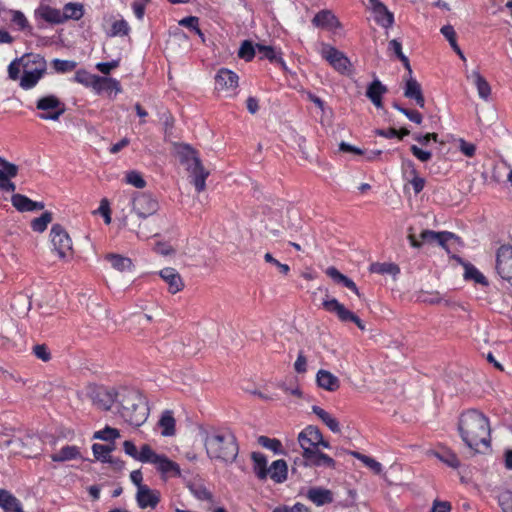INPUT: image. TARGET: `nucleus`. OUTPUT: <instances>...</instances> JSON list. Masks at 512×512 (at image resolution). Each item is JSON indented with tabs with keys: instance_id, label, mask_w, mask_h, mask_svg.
I'll return each mask as SVG.
<instances>
[{
	"instance_id": "8",
	"label": "nucleus",
	"mask_w": 512,
	"mask_h": 512,
	"mask_svg": "<svg viewBox=\"0 0 512 512\" xmlns=\"http://www.w3.org/2000/svg\"><path fill=\"white\" fill-rule=\"evenodd\" d=\"M322 306L327 312L335 314L340 321L353 322L362 331L366 329L363 321L356 314L341 304L337 299L327 297L323 300Z\"/></svg>"
},
{
	"instance_id": "56",
	"label": "nucleus",
	"mask_w": 512,
	"mask_h": 512,
	"mask_svg": "<svg viewBox=\"0 0 512 512\" xmlns=\"http://www.w3.org/2000/svg\"><path fill=\"white\" fill-rule=\"evenodd\" d=\"M23 74V67H22V62H21V57L20 58H17L15 59L14 61H12L9 66H8V75H9V78L16 81V80H19L20 81V78L22 75L20 74Z\"/></svg>"
},
{
	"instance_id": "64",
	"label": "nucleus",
	"mask_w": 512,
	"mask_h": 512,
	"mask_svg": "<svg viewBox=\"0 0 512 512\" xmlns=\"http://www.w3.org/2000/svg\"><path fill=\"white\" fill-rule=\"evenodd\" d=\"M459 149L467 157H473L476 152V146L463 139L459 141Z\"/></svg>"
},
{
	"instance_id": "11",
	"label": "nucleus",
	"mask_w": 512,
	"mask_h": 512,
	"mask_svg": "<svg viewBox=\"0 0 512 512\" xmlns=\"http://www.w3.org/2000/svg\"><path fill=\"white\" fill-rule=\"evenodd\" d=\"M147 452L150 453V457L146 459L148 460L147 463L153 464L163 478L179 477L181 475L180 467L176 462L170 460L164 454H157L154 450L149 451L147 449Z\"/></svg>"
},
{
	"instance_id": "26",
	"label": "nucleus",
	"mask_w": 512,
	"mask_h": 512,
	"mask_svg": "<svg viewBox=\"0 0 512 512\" xmlns=\"http://www.w3.org/2000/svg\"><path fill=\"white\" fill-rule=\"evenodd\" d=\"M12 205L20 212L42 210L44 204L41 202H35L22 194H13L11 197Z\"/></svg>"
},
{
	"instance_id": "54",
	"label": "nucleus",
	"mask_w": 512,
	"mask_h": 512,
	"mask_svg": "<svg viewBox=\"0 0 512 512\" xmlns=\"http://www.w3.org/2000/svg\"><path fill=\"white\" fill-rule=\"evenodd\" d=\"M130 31L127 21L121 19L115 21L111 26L110 36H126Z\"/></svg>"
},
{
	"instance_id": "62",
	"label": "nucleus",
	"mask_w": 512,
	"mask_h": 512,
	"mask_svg": "<svg viewBox=\"0 0 512 512\" xmlns=\"http://www.w3.org/2000/svg\"><path fill=\"white\" fill-rule=\"evenodd\" d=\"M11 21L21 29L28 26V21L25 15L17 10L11 12Z\"/></svg>"
},
{
	"instance_id": "45",
	"label": "nucleus",
	"mask_w": 512,
	"mask_h": 512,
	"mask_svg": "<svg viewBox=\"0 0 512 512\" xmlns=\"http://www.w3.org/2000/svg\"><path fill=\"white\" fill-rule=\"evenodd\" d=\"M352 455L360 460L366 467L371 469L375 474H380L382 471V465L374 458L363 455L359 452H353Z\"/></svg>"
},
{
	"instance_id": "3",
	"label": "nucleus",
	"mask_w": 512,
	"mask_h": 512,
	"mask_svg": "<svg viewBox=\"0 0 512 512\" xmlns=\"http://www.w3.org/2000/svg\"><path fill=\"white\" fill-rule=\"evenodd\" d=\"M204 445L208 457L212 460L231 463L238 455L236 437L226 428L207 430Z\"/></svg>"
},
{
	"instance_id": "22",
	"label": "nucleus",
	"mask_w": 512,
	"mask_h": 512,
	"mask_svg": "<svg viewBox=\"0 0 512 512\" xmlns=\"http://www.w3.org/2000/svg\"><path fill=\"white\" fill-rule=\"evenodd\" d=\"M404 96L415 100L416 104L420 108H424L425 106V98L423 96L422 88L420 83L413 78L411 75L408 79H406Z\"/></svg>"
},
{
	"instance_id": "5",
	"label": "nucleus",
	"mask_w": 512,
	"mask_h": 512,
	"mask_svg": "<svg viewBox=\"0 0 512 512\" xmlns=\"http://www.w3.org/2000/svg\"><path fill=\"white\" fill-rule=\"evenodd\" d=\"M298 443L302 448L303 458H307L319 447L329 448L330 445L323 439L322 433L316 426L309 425L298 434Z\"/></svg>"
},
{
	"instance_id": "9",
	"label": "nucleus",
	"mask_w": 512,
	"mask_h": 512,
	"mask_svg": "<svg viewBox=\"0 0 512 512\" xmlns=\"http://www.w3.org/2000/svg\"><path fill=\"white\" fill-rule=\"evenodd\" d=\"M89 397L97 409L108 411L115 402H118V390L95 386L90 389Z\"/></svg>"
},
{
	"instance_id": "4",
	"label": "nucleus",
	"mask_w": 512,
	"mask_h": 512,
	"mask_svg": "<svg viewBox=\"0 0 512 512\" xmlns=\"http://www.w3.org/2000/svg\"><path fill=\"white\" fill-rule=\"evenodd\" d=\"M23 74L19 86L24 90L34 88L47 71V62L39 54L27 53L21 56Z\"/></svg>"
},
{
	"instance_id": "25",
	"label": "nucleus",
	"mask_w": 512,
	"mask_h": 512,
	"mask_svg": "<svg viewBox=\"0 0 512 512\" xmlns=\"http://www.w3.org/2000/svg\"><path fill=\"white\" fill-rule=\"evenodd\" d=\"M176 154L179 161L189 169V166H193L200 161L197 152L189 145L179 144L176 147Z\"/></svg>"
},
{
	"instance_id": "18",
	"label": "nucleus",
	"mask_w": 512,
	"mask_h": 512,
	"mask_svg": "<svg viewBox=\"0 0 512 512\" xmlns=\"http://www.w3.org/2000/svg\"><path fill=\"white\" fill-rule=\"evenodd\" d=\"M312 24L315 27L329 31H336L341 28L339 20L330 10H322L318 12L312 19Z\"/></svg>"
},
{
	"instance_id": "46",
	"label": "nucleus",
	"mask_w": 512,
	"mask_h": 512,
	"mask_svg": "<svg viewBox=\"0 0 512 512\" xmlns=\"http://www.w3.org/2000/svg\"><path fill=\"white\" fill-rule=\"evenodd\" d=\"M52 221V214L50 212L43 213L40 217L31 221V227L35 232H43L46 230L49 223Z\"/></svg>"
},
{
	"instance_id": "44",
	"label": "nucleus",
	"mask_w": 512,
	"mask_h": 512,
	"mask_svg": "<svg viewBox=\"0 0 512 512\" xmlns=\"http://www.w3.org/2000/svg\"><path fill=\"white\" fill-rule=\"evenodd\" d=\"M97 77L98 75H94L86 70L80 69L76 71L73 79L79 84L92 88L95 81H97Z\"/></svg>"
},
{
	"instance_id": "43",
	"label": "nucleus",
	"mask_w": 512,
	"mask_h": 512,
	"mask_svg": "<svg viewBox=\"0 0 512 512\" xmlns=\"http://www.w3.org/2000/svg\"><path fill=\"white\" fill-rule=\"evenodd\" d=\"M388 49L396 54V56L399 58V60L403 63L404 67L408 71L409 74H412V69L409 63V59L403 54L402 52V45L401 43L393 39L389 42Z\"/></svg>"
},
{
	"instance_id": "59",
	"label": "nucleus",
	"mask_w": 512,
	"mask_h": 512,
	"mask_svg": "<svg viewBox=\"0 0 512 512\" xmlns=\"http://www.w3.org/2000/svg\"><path fill=\"white\" fill-rule=\"evenodd\" d=\"M97 212L103 216L104 222L106 224L111 223V214H110V207H109V201L104 198L101 200L100 205L97 209Z\"/></svg>"
},
{
	"instance_id": "38",
	"label": "nucleus",
	"mask_w": 512,
	"mask_h": 512,
	"mask_svg": "<svg viewBox=\"0 0 512 512\" xmlns=\"http://www.w3.org/2000/svg\"><path fill=\"white\" fill-rule=\"evenodd\" d=\"M84 14L83 5L80 3L70 2L67 3L63 7V11H61V16L63 18V22L67 20H79Z\"/></svg>"
},
{
	"instance_id": "47",
	"label": "nucleus",
	"mask_w": 512,
	"mask_h": 512,
	"mask_svg": "<svg viewBox=\"0 0 512 512\" xmlns=\"http://www.w3.org/2000/svg\"><path fill=\"white\" fill-rule=\"evenodd\" d=\"M464 277L465 279L473 280L476 283L487 285L485 276L473 265H465Z\"/></svg>"
},
{
	"instance_id": "21",
	"label": "nucleus",
	"mask_w": 512,
	"mask_h": 512,
	"mask_svg": "<svg viewBox=\"0 0 512 512\" xmlns=\"http://www.w3.org/2000/svg\"><path fill=\"white\" fill-rule=\"evenodd\" d=\"M92 89L98 95L106 92L109 97L113 92L115 95L122 92L121 85L118 80L101 76L97 77V81H95Z\"/></svg>"
},
{
	"instance_id": "32",
	"label": "nucleus",
	"mask_w": 512,
	"mask_h": 512,
	"mask_svg": "<svg viewBox=\"0 0 512 512\" xmlns=\"http://www.w3.org/2000/svg\"><path fill=\"white\" fill-rule=\"evenodd\" d=\"M467 79L471 80L476 86L479 97L483 100H488L491 94V87L487 80L478 71H473L467 76Z\"/></svg>"
},
{
	"instance_id": "41",
	"label": "nucleus",
	"mask_w": 512,
	"mask_h": 512,
	"mask_svg": "<svg viewBox=\"0 0 512 512\" xmlns=\"http://www.w3.org/2000/svg\"><path fill=\"white\" fill-rule=\"evenodd\" d=\"M251 458L254 463L253 469L257 477L261 480L266 479L268 476L266 457L262 453L253 452Z\"/></svg>"
},
{
	"instance_id": "57",
	"label": "nucleus",
	"mask_w": 512,
	"mask_h": 512,
	"mask_svg": "<svg viewBox=\"0 0 512 512\" xmlns=\"http://www.w3.org/2000/svg\"><path fill=\"white\" fill-rule=\"evenodd\" d=\"M258 443L261 446L274 451L275 453L279 452L281 449V446H282L281 442L279 440L274 439V438H269L266 436H260L258 438Z\"/></svg>"
},
{
	"instance_id": "20",
	"label": "nucleus",
	"mask_w": 512,
	"mask_h": 512,
	"mask_svg": "<svg viewBox=\"0 0 512 512\" xmlns=\"http://www.w3.org/2000/svg\"><path fill=\"white\" fill-rule=\"evenodd\" d=\"M159 275L168 285V291L170 293L176 294L184 288L182 277L174 268H164L159 272Z\"/></svg>"
},
{
	"instance_id": "55",
	"label": "nucleus",
	"mask_w": 512,
	"mask_h": 512,
	"mask_svg": "<svg viewBox=\"0 0 512 512\" xmlns=\"http://www.w3.org/2000/svg\"><path fill=\"white\" fill-rule=\"evenodd\" d=\"M256 46L254 47L250 41H244L238 52V56L246 61H250L255 56Z\"/></svg>"
},
{
	"instance_id": "10",
	"label": "nucleus",
	"mask_w": 512,
	"mask_h": 512,
	"mask_svg": "<svg viewBox=\"0 0 512 512\" xmlns=\"http://www.w3.org/2000/svg\"><path fill=\"white\" fill-rule=\"evenodd\" d=\"M320 54L339 73L350 72L351 63L340 50L329 44H322Z\"/></svg>"
},
{
	"instance_id": "23",
	"label": "nucleus",
	"mask_w": 512,
	"mask_h": 512,
	"mask_svg": "<svg viewBox=\"0 0 512 512\" xmlns=\"http://www.w3.org/2000/svg\"><path fill=\"white\" fill-rule=\"evenodd\" d=\"M387 91V87L379 79H375L367 87L366 96L376 108H382V97Z\"/></svg>"
},
{
	"instance_id": "12",
	"label": "nucleus",
	"mask_w": 512,
	"mask_h": 512,
	"mask_svg": "<svg viewBox=\"0 0 512 512\" xmlns=\"http://www.w3.org/2000/svg\"><path fill=\"white\" fill-rule=\"evenodd\" d=\"M496 271L498 275L512 284V247L502 245L496 253Z\"/></svg>"
},
{
	"instance_id": "34",
	"label": "nucleus",
	"mask_w": 512,
	"mask_h": 512,
	"mask_svg": "<svg viewBox=\"0 0 512 512\" xmlns=\"http://www.w3.org/2000/svg\"><path fill=\"white\" fill-rule=\"evenodd\" d=\"M36 16L42 18L46 22L52 24H60L63 23V18L61 16V11L56 8H52L48 5H41L35 11Z\"/></svg>"
},
{
	"instance_id": "52",
	"label": "nucleus",
	"mask_w": 512,
	"mask_h": 512,
	"mask_svg": "<svg viewBox=\"0 0 512 512\" xmlns=\"http://www.w3.org/2000/svg\"><path fill=\"white\" fill-rule=\"evenodd\" d=\"M126 183L136 187V188H144L146 186V181L143 179L141 173L138 171H129L125 176Z\"/></svg>"
},
{
	"instance_id": "48",
	"label": "nucleus",
	"mask_w": 512,
	"mask_h": 512,
	"mask_svg": "<svg viewBox=\"0 0 512 512\" xmlns=\"http://www.w3.org/2000/svg\"><path fill=\"white\" fill-rule=\"evenodd\" d=\"M256 49L258 53L261 54V58H266L271 62H281L282 64H284L282 59L277 57V52L273 47L266 46L263 44H257Z\"/></svg>"
},
{
	"instance_id": "7",
	"label": "nucleus",
	"mask_w": 512,
	"mask_h": 512,
	"mask_svg": "<svg viewBox=\"0 0 512 512\" xmlns=\"http://www.w3.org/2000/svg\"><path fill=\"white\" fill-rule=\"evenodd\" d=\"M50 240L59 258L67 259L72 256V240L68 233L60 226L54 225L50 231Z\"/></svg>"
},
{
	"instance_id": "27",
	"label": "nucleus",
	"mask_w": 512,
	"mask_h": 512,
	"mask_svg": "<svg viewBox=\"0 0 512 512\" xmlns=\"http://www.w3.org/2000/svg\"><path fill=\"white\" fill-rule=\"evenodd\" d=\"M123 449L127 455L142 463H147L148 460L146 459L150 457V453L147 452V449L149 451H153V449L148 444L141 446L140 451H138L135 444L129 440L124 441Z\"/></svg>"
},
{
	"instance_id": "33",
	"label": "nucleus",
	"mask_w": 512,
	"mask_h": 512,
	"mask_svg": "<svg viewBox=\"0 0 512 512\" xmlns=\"http://www.w3.org/2000/svg\"><path fill=\"white\" fill-rule=\"evenodd\" d=\"M0 507L5 512H23L20 501L7 490H0Z\"/></svg>"
},
{
	"instance_id": "1",
	"label": "nucleus",
	"mask_w": 512,
	"mask_h": 512,
	"mask_svg": "<svg viewBox=\"0 0 512 512\" xmlns=\"http://www.w3.org/2000/svg\"><path fill=\"white\" fill-rule=\"evenodd\" d=\"M463 443L470 449L478 451L479 446L490 445L489 419L480 411L470 409L460 414L457 425Z\"/></svg>"
},
{
	"instance_id": "28",
	"label": "nucleus",
	"mask_w": 512,
	"mask_h": 512,
	"mask_svg": "<svg viewBox=\"0 0 512 512\" xmlns=\"http://www.w3.org/2000/svg\"><path fill=\"white\" fill-rule=\"evenodd\" d=\"M428 455L436 457L438 460L451 468L456 469L460 466V461L457 455L446 447H441L437 450H430Z\"/></svg>"
},
{
	"instance_id": "2",
	"label": "nucleus",
	"mask_w": 512,
	"mask_h": 512,
	"mask_svg": "<svg viewBox=\"0 0 512 512\" xmlns=\"http://www.w3.org/2000/svg\"><path fill=\"white\" fill-rule=\"evenodd\" d=\"M118 412L120 416L135 427L144 424L149 416V407L145 396L133 388L118 389Z\"/></svg>"
},
{
	"instance_id": "15",
	"label": "nucleus",
	"mask_w": 512,
	"mask_h": 512,
	"mask_svg": "<svg viewBox=\"0 0 512 512\" xmlns=\"http://www.w3.org/2000/svg\"><path fill=\"white\" fill-rule=\"evenodd\" d=\"M132 209L138 217L147 218L158 211L159 204L151 195L142 193L133 198Z\"/></svg>"
},
{
	"instance_id": "53",
	"label": "nucleus",
	"mask_w": 512,
	"mask_h": 512,
	"mask_svg": "<svg viewBox=\"0 0 512 512\" xmlns=\"http://www.w3.org/2000/svg\"><path fill=\"white\" fill-rule=\"evenodd\" d=\"M371 271L379 274H397L399 272V268L391 263H375L371 266Z\"/></svg>"
},
{
	"instance_id": "49",
	"label": "nucleus",
	"mask_w": 512,
	"mask_h": 512,
	"mask_svg": "<svg viewBox=\"0 0 512 512\" xmlns=\"http://www.w3.org/2000/svg\"><path fill=\"white\" fill-rule=\"evenodd\" d=\"M120 437L119 430L116 428H112L110 426H106L104 429L99 430L94 433V438L100 439L103 441H112Z\"/></svg>"
},
{
	"instance_id": "37",
	"label": "nucleus",
	"mask_w": 512,
	"mask_h": 512,
	"mask_svg": "<svg viewBox=\"0 0 512 512\" xmlns=\"http://www.w3.org/2000/svg\"><path fill=\"white\" fill-rule=\"evenodd\" d=\"M312 412L334 433L340 432V425L336 418L319 406H313Z\"/></svg>"
},
{
	"instance_id": "60",
	"label": "nucleus",
	"mask_w": 512,
	"mask_h": 512,
	"mask_svg": "<svg viewBox=\"0 0 512 512\" xmlns=\"http://www.w3.org/2000/svg\"><path fill=\"white\" fill-rule=\"evenodd\" d=\"M401 169L403 172V176L405 179H409L410 176L418 174L415 168V164L408 159H403L401 164Z\"/></svg>"
},
{
	"instance_id": "39",
	"label": "nucleus",
	"mask_w": 512,
	"mask_h": 512,
	"mask_svg": "<svg viewBox=\"0 0 512 512\" xmlns=\"http://www.w3.org/2000/svg\"><path fill=\"white\" fill-rule=\"evenodd\" d=\"M305 461L313 466H325L328 468H334L335 466V461L327 454L320 452L319 449L305 458Z\"/></svg>"
},
{
	"instance_id": "51",
	"label": "nucleus",
	"mask_w": 512,
	"mask_h": 512,
	"mask_svg": "<svg viewBox=\"0 0 512 512\" xmlns=\"http://www.w3.org/2000/svg\"><path fill=\"white\" fill-rule=\"evenodd\" d=\"M52 66L58 73H66L73 71L77 63L71 60H61V59H54L52 61Z\"/></svg>"
},
{
	"instance_id": "42",
	"label": "nucleus",
	"mask_w": 512,
	"mask_h": 512,
	"mask_svg": "<svg viewBox=\"0 0 512 512\" xmlns=\"http://www.w3.org/2000/svg\"><path fill=\"white\" fill-rule=\"evenodd\" d=\"M190 492L200 501H212V493L202 484L191 483L188 485Z\"/></svg>"
},
{
	"instance_id": "58",
	"label": "nucleus",
	"mask_w": 512,
	"mask_h": 512,
	"mask_svg": "<svg viewBox=\"0 0 512 512\" xmlns=\"http://www.w3.org/2000/svg\"><path fill=\"white\" fill-rule=\"evenodd\" d=\"M503 512H512V492L504 491L498 497Z\"/></svg>"
},
{
	"instance_id": "29",
	"label": "nucleus",
	"mask_w": 512,
	"mask_h": 512,
	"mask_svg": "<svg viewBox=\"0 0 512 512\" xmlns=\"http://www.w3.org/2000/svg\"><path fill=\"white\" fill-rule=\"evenodd\" d=\"M316 381L319 387L327 391H336L340 387L339 379L327 370H319Z\"/></svg>"
},
{
	"instance_id": "31",
	"label": "nucleus",
	"mask_w": 512,
	"mask_h": 512,
	"mask_svg": "<svg viewBox=\"0 0 512 512\" xmlns=\"http://www.w3.org/2000/svg\"><path fill=\"white\" fill-rule=\"evenodd\" d=\"M307 498L317 506H322L333 501V493L325 488L314 487L308 490Z\"/></svg>"
},
{
	"instance_id": "63",
	"label": "nucleus",
	"mask_w": 512,
	"mask_h": 512,
	"mask_svg": "<svg viewBox=\"0 0 512 512\" xmlns=\"http://www.w3.org/2000/svg\"><path fill=\"white\" fill-rule=\"evenodd\" d=\"M406 180L412 185L416 194L420 193L425 186L424 178L420 177L418 174L412 175L409 179Z\"/></svg>"
},
{
	"instance_id": "35",
	"label": "nucleus",
	"mask_w": 512,
	"mask_h": 512,
	"mask_svg": "<svg viewBox=\"0 0 512 512\" xmlns=\"http://www.w3.org/2000/svg\"><path fill=\"white\" fill-rule=\"evenodd\" d=\"M80 450L77 446L66 445L62 447L58 452L53 453L50 458L54 462H64L73 459L80 458Z\"/></svg>"
},
{
	"instance_id": "50",
	"label": "nucleus",
	"mask_w": 512,
	"mask_h": 512,
	"mask_svg": "<svg viewBox=\"0 0 512 512\" xmlns=\"http://www.w3.org/2000/svg\"><path fill=\"white\" fill-rule=\"evenodd\" d=\"M92 450L97 460L106 462L110 460V453L112 452L113 448L108 445L94 444L92 446Z\"/></svg>"
},
{
	"instance_id": "40",
	"label": "nucleus",
	"mask_w": 512,
	"mask_h": 512,
	"mask_svg": "<svg viewBox=\"0 0 512 512\" xmlns=\"http://www.w3.org/2000/svg\"><path fill=\"white\" fill-rule=\"evenodd\" d=\"M106 260L111 263V266L117 271L124 272L132 269V261L128 257L119 254H107Z\"/></svg>"
},
{
	"instance_id": "16",
	"label": "nucleus",
	"mask_w": 512,
	"mask_h": 512,
	"mask_svg": "<svg viewBox=\"0 0 512 512\" xmlns=\"http://www.w3.org/2000/svg\"><path fill=\"white\" fill-rule=\"evenodd\" d=\"M18 174V166L0 157V189L5 192H14L16 186L10 181Z\"/></svg>"
},
{
	"instance_id": "19",
	"label": "nucleus",
	"mask_w": 512,
	"mask_h": 512,
	"mask_svg": "<svg viewBox=\"0 0 512 512\" xmlns=\"http://www.w3.org/2000/svg\"><path fill=\"white\" fill-rule=\"evenodd\" d=\"M136 501L140 508H155L160 502V493L148 486L140 487L136 493Z\"/></svg>"
},
{
	"instance_id": "13",
	"label": "nucleus",
	"mask_w": 512,
	"mask_h": 512,
	"mask_svg": "<svg viewBox=\"0 0 512 512\" xmlns=\"http://www.w3.org/2000/svg\"><path fill=\"white\" fill-rule=\"evenodd\" d=\"M239 84L238 75L226 68L220 69L215 76V89L226 95H234Z\"/></svg>"
},
{
	"instance_id": "36",
	"label": "nucleus",
	"mask_w": 512,
	"mask_h": 512,
	"mask_svg": "<svg viewBox=\"0 0 512 512\" xmlns=\"http://www.w3.org/2000/svg\"><path fill=\"white\" fill-rule=\"evenodd\" d=\"M268 476L276 483H281L287 478V464L284 460H276L268 468Z\"/></svg>"
},
{
	"instance_id": "14",
	"label": "nucleus",
	"mask_w": 512,
	"mask_h": 512,
	"mask_svg": "<svg viewBox=\"0 0 512 512\" xmlns=\"http://www.w3.org/2000/svg\"><path fill=\"white\" fill-rule=\"evenodd\" d=\"M421 241L417 240L413 234H409L408 239L412 247L419 248L423 243H438L445 248L446 243L450 239H454L455 235L450 232H435L431 230H424L420 234Z\"/></svg>"
},
{
	"instance_id": "6",
	"label": "nucleus",
	"mask_w": 512,
	"mask_h": 512,
	"mask_svg": "<svg viewBox=\"0 0 512 512\" xmlns=\"http://www.w3.org/2000/svg\"><path fill=\"white\" fill-rule=\"evenodd\" d=\"M36 108L42 113L39 117L43 120L57 121L64 114L65 104L55 95H47L38 99Z\"/></svg>"
},
{
	"instance_id": "30",
	"label": "nucleus",
	"mask_w": 512,
	"mask_h": 512,
	"mask_svg": "<svg viewBox=\"0 0 512 512\" xmlns=\"http://www.w3.org/2000/svg\"><path fill=\"white\" fill-rule=\"evenodd\" d=\"M158 427L161 429V435L164 437H171L176 434V420L173 416V412L166 410L162 413Z\"/></svg>"
},
{
	"instance_id": "24",
	"label": "nucleus",
	"mask_w": 512,
	"mask_h": 512,
	"mask_svg": "<svg viewBox=\"0 0 512 512\" xmlns=\"http://www.w3.org/2000/svg\"><path fill=\"white\" fill-rule=\"evenodd\" d=\"M188 171L192 177V183L194 184L197 192L204 191L206 188V179L209 176V171L204 168L201 160L197 164L189 166Z\"/></svg>"
},
{
	"instance_id": "17",
	"label": "nucleus",
	"mask_w": 512,
	"mask_h": 512,
	"mask_svg": "<svg viewBox=\"0 0 512 512\" xmlns=\"http://www.w3.org/2000/svg\"><path fill=\"white\" fill-rule=\"evenodd\" d=\"M375 21L383 28H390L394 24V15L379 0H369Z\"/></svg>"
},
{
	"instance_id": "61",
	"label": "nucleus",
	"mask_w": 512,
	"mask_h": 512,
	"mask_svg": "<svg viewBox=\"0 0 512 512\" xmlns=\"http://www.w3.org/2000/svg\"><path fill=\"white\" fill-rule=\"evenodd\" d=\"M264 259L267 263L273 264L276 266L280 273L287 275L290 271V267L287 264L280 263L278 260H276L271 253H266L264 255Z\"/></svg>"
}]
</instances>
